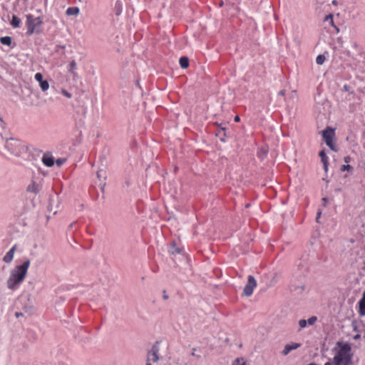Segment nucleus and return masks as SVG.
<instances>
[{
    "instance_id": "1",
    "label": "nucleus",
    "mask_w": 365,
    "mask_h": 365,
    "mask_svg": "<svg viewBox=\"0 0 365 365\" xmlns=\"http://www.w3.org/2000/svg\"><path fill=\"white\" fill-rule=\"evenodd\" d=\"M30 260L26 259L22 264L16 266L10 273L7 280V287L11 290L16 289L24 282L30 266Z\"/></svg>"
},
{
    "instance_id": "11",
    "label": "nucleus",
    "mask_w": 365,
    "mask_h": 365,
    "mask_svg": "<svg viewBox=\"0 0 365 365\" xmlns=\"http://www.w3.org/2000/svg\"><path fill=\"white\" fill-rule=\"evenodd\" d=\"M359 313L361 316H365V292L363 293L362 298L359 302Z\"/></svg>"
},
{
    "instance_id": "27",
    "label": "nucleus",
    "mask_w": 365,
    "mask_h": 365,
    "mask_svg": "<svg viewBox=\"0 0 365 365\" xmlns=\"http://www.w3.org/2000/svg\"><path fill=\"white\" fill-rule=\"evenodd\" d=\"M63 93L64 96H66L68 98H71V95L68 92L66 91H63Z\"/></svg>"
},
{
    "instance_id": "32",
    "label": "nucleus",
    "mask_w": 365,
    "mask_h": 365,
    "mask_svg": "<svg viewBox=\"0 0 365 365\" xmlns=\"http://www.w3.org/2000/svg\"><path fill=\"white\" fill-rule=\"evenodd\" d=\"M324 365H333V359L331 360V361H328V362L325 363Z\"/></svg>"
},
{
    "instance_id": "22",
    "label": "nucleus",
    "mask_w": 365,
    "mask_h": 365,
    "mask_svg": "<svg viewBox=\"0 0 365 365\" xmlns=\"http://www.w3.org/2000/svg\"><path fill=\"white\" fill-rule=\"evenodd\" d=\"M232 365H245V361L243 358H237L233 361Z\"/></svg>"
},
{
    "instance_id": "4",
    "label": "nucleus",
    "mask_w": 365,
    "mask_h": 365,
    "mask_svg": "<svg viewBox=\"0 0 365 365\" xmlns=\"http://www.w3.org/2000/svg\"><path fill=\"white\" fill-rule=\"evenodd\" d=\"M43 24L41 17H34L31 14L26 15V27L28 35L41 32V26Z\"/></svg>"
},
{
    "instance_id": "14",
    "label": "nucleus",
    "mask_w": 365,
    "mask_h": 365,
    "mask_svg": "<svg viewBox=\"0 0 365 365\" xmlns=\"http://www.w3.org/2000/svg\"><path fill=\"white\" fill-rule=\"evenodd\" d=\"M79 12H80V10H79L78 7L71 6V7H68L66 9V14L68 16H76L79 14Z\"/></svg>"
},
{
    "instance_id": "7",
    "label": "nucleus",
    "mask_w": 365,
    "mask_h": 365,
    "mask_svg": "<svg viewBox=\"0 0 365 365\" xmlns=\"http://www.w3.org/2000/svg\"><path fill=\"white\" fill-rule=\"evenodd\" d=\"M247 279V284L244 288L243 294L249 297L252 294L254 289L257 287V282L252 275H249Z\"/></svg>"
},
{
    "instance_id": "18",
    "label": "nucleus",
    "mask_w": 365,
    "mask_h": 365,
    "mask_svg": "<svg viewBox=\"0 0 365 365\" xmlns=\"http://www.w3.org/2000/svg\"><path fill=\"white\" fill-rule=\"evenodd\" d=\"M11 38L10 36H4V37H1L0 38V42L3 44V45H6V46H11Z\"/></svg>"
},
{
    "instance_id": "34",
    "label": "nucleus",
    "mask_w": 365,
    "mask_h": 365,
    "mask_svg": "<svg viewBox=\"0 0 365 365\" xmlns=\"http://www.w3.org/2000/svg\"><path fill=\"white\" fill-rule=\"evenodd\" d=\"M21 314H21V313H18V312H17V313H16V317H19V315H21Z\"/></svg>"
},
{
    "instance_id": "29",
    "label": "nucleus",
    "mask_w": 365,
    "mask_h": 365,
    "mask_svg": "<svg viewBox=\"0 0 365 365\" xmlns=\"http://www.w3.org/2000/svg\"><path fill=\"white\" fill-rule=\"evenodd\" d=\"M285 93H286L285 90H282V91H280L279 92V95H280V96H284V95H285Z\"/></svg>"
},
{
    "instance_id": "31",
    "label": "nucleus",
    "mask_w": 365,
    "mask_h": 365,
    "mask_svg": "<svg viewBox=\"0 0 365 365\" xmlns=\"http://www.w3.org/2000/svg\"><path fill=\"white\" fill-rule=\"evenodd\" d=\"M163 299L165 300L168 299V296L166 294L165 291L163 292Z\"/></svg>"
},
{
    "instance_id": "36",
    "label": "nucleus",
    "mask_w": 365,
    "mask_h": 365,
    "mask_svg": "<svg viewBox=\"0 0 365 365\" xmlns=\"http://www.w3.org/2000/svg\"><path fill=\"white\" fill-rule=\"evenodd\" d=\"M97 174H98V177H100V176H101V174H100V173H99V172H98V173H97Z\"/></svg>"
},
{
    "instance_id": "24",
    "label": "nucleus",
    "mask_w": 365,
    "mask_h": 365,
    "mask_svg": "<svg viewBox=\"0 0 365 365\" xmlns=\"http://www.w3.org/2000/svg\"><path fill=\"white\" fill-rule=\"evenodd\" d=\"M317 319V318L316 317H312L308 319L307 323L309 325H313L316 322Z\"/></svg>"
},
{
    "instance_id": "26",
    "label": "nucleus",
    "mask_w": 365,
    "mask_h": 365,
    "mask_svg": "<svg viewBox=\"0 0 365 365\" xmlns=\"http://www.w3.org/2000/svg\"><path fill=\"white\" fill-rule=\"evenodd\" d=\"M351 170H352V167L349 165H342V167L341 168V171Z\"/></svg>"
},
{
    "instance_id": "15",
    "label": "nucleus",
    "mask_w": 365,
    "mask_h": 365,
    "mask_svg": "<svg viewBox=\"0 0 365 365\" xmlns=\"http://www.w3.org/2000/svg\"><path fill=\"white\" fill-rule=\"evenodd\" d=\"M179 63L182 68H187L189 66V59L185 56L180 57Z\"/></svg>"
},
{
    "instance_id": "33",
    "label": "nucleus",
    "mask_w": 365,
    "mask_h": 365,
    "mask_svg": "<svg viewBox=\"0 0 365 365\" xmlns=\"http://www.w3.org/2000/svg\"><path fill=\"white\" fill-rule=\"evenodd\" d=\"M320 215H321V212H320V211H319V212H317V220H318V219L320 217Z\"/></svg>"
},
{
    "instance_id": "30",
    "label": "nucleus",
    "mask_w": 365,
    "mask_h": 365,
    "mask_svg": "<svg viewBox=\"0 0 365 365\" xmlns=\"http://www.w3.org/2000/svg\"><path fill=\"white\" fill-rule=\"evenodd\" d=\"M235 122H240V118L238 115H236L234 118Z\"/></svg>"
},
{
    "instance_id": "10",
    "label": "nucleus",
    "mask_w": 365,
    "mask_h": 365,
    "mask_svg": "<svg viewBox=\"0 0 365 365\" xmlns=\"http://www.w3.org/2000/svg\"><path fill=\"white\" fill-rule=\"evenodd\" d=\"M16 248V245H14L10 249V250L6 254V255L4 257L3 260L6 263H10L13 260Z\"/></svg>"
},
{
    "instance_id": "13",
    "label": "nucleus",
    "mask_w": 365,
    "mask_h": 365,
    "mask_svg": "<svg viewBox=\"0 0 365 365\" xmlns=\"http://www.w3.org/2000/svg\"><path fill=\"white\" fill-rule=\"evenodd\" d=\"M319 157L321 158V160L324 165V169L325 171H327L328 170V157L326 155V153L324 150H321L319 153Z\"/></svg>"
},
{
    "instance_id": "21",
    "label": "nucleus",
    "mask_w": 365,
    "mask_h": 365,
    "mask_svg": "<svg viewBox=\"0 0 365 365\" xmlns=\"http://www.w3.org/2000/svg\"><path fill=\"white\" fill-rule=\"evenodd\" d=\"M324 21H329L330 22V24L335 27L337 30V31H339V29L334 26V19H333V15L332 14H329L327 15L325 19H324Z\"/></svg>"
},
{
    "instance_id": "5",
    "label": "nucleus",
    "mask_w": 365,
    "mask_h": 365,
    "mask_svg": "<svg viewBox=\"0 0 365 365\" xmlns=\"http://www.w3.org/2000/svg\"><path fill=\"white\" fill-rule=\"evenodd\" d=\"M335 137V129L327 127L322 131V138L327 145L333 151H337L334 140Z\"/></svg>"
},
{
    "instance_id": "2",
    "label": "nucleus",
    "mask_w": 365,
    "mask_h": 365,
    "mask_svg": "<svg viewBox=\"0 0 365 365\" xmlns=\"http://www.w3.org/2000/svg\"><path fill=\"white\" fill-rule=\"evenodd\" d=\"M333 365H350L352 353L351 345L347 342L339 341L334 349Z\"/></svg>"
},
{
    "instance_id": "23",
    "label": "nucleus",
    "mask_w": 365,
    "mask_h": 365,
    "mask_svg": "<svg viewBox=\"0 0 365 365\" xmlns=\"http://www.w3.org/2000/svg\"><path fill=\"white\" fill-rule=\"evenodd\" d=\"M76 63L75 61H72L71 63H70V71H73L74 70L76 69Z\"/></svg>"
},
{
    "instance_id": "20",
    "label": "nucleus",
    "mask_w": 365,
    "mask_h": 365,
    "mask_svg": "<svg viewBox=\"0 0 365 365\" xmlns=\"http://www.w3.org/2000/svg\"><path fill=\"white\" fill-rule=\"evenodd\" d=\"M27 190L29 192H34V193H37L38 192L37 187H36V184L34 182H32L31 185H29L28 186Z\"/></svg>"
},
{
    "instance_id": "17",
    "label": "nucleus",
    "mask_w": 365,
    "mask_h": 365,
    "mask_svg": "<svg viewBox=\"0 0 365 365\" xmlns=\"http://www.w3.org/2000/svg\"><path fill=\"white\" fill-rule=\"evenodd\" d=\"M11 24L14 28H19L21 24V19L18 16L14 15L12 16Z\"/></svg>"
},
{
    "instance_id": "28",
    "label": "nucleus",
    "mask_w": 365,
    "mask_h": 365,
    "mask_svg": "<svg viewBox=\"0 0 365 365\" xmlns=\"http://www.w3.org/2000/svg\"><path fill=\"white\" fill-rule=\"evenodd\" d=\"M351 158L349 156H346L344 159V162L348 163L350 162Z\"/></svg>"
},
{
    "instance_id": "9",
    "label": "nucleus",
    "mask_w": 365,
    "mask_h": 365,
    "mask_svg": "<svg viewBox=\"0 0 365 365\" xmlns=\"http://www.w3.org/2000/svg\"><path fill=\"white\" fill-rule=\"evenodd\" d=\"M301 346V344L299 343H292L290 344H286L283 351H282V354L283 356H287L289 353L293 350H295Z\"/></svg>"
},
{
    "instance_id": "25",
    "label": "nucleus",
    "mask_w": 365,
    "mask_h": 365,
    "mask_svg": "<svg viewBox=\"0 0 365 365\" xmlns=\"http://www.w3.org/2000/svg\"><path fill=\"white\" fill-rule=\"evenodd\" d=\"M307 324V321H306L305 319H301L299 322V325L300 328L306 327Z\"/></svg>"
},
{
    "instance_id": "12",
    "label": "nucleus",
    "mask_w": 365,
    "mask_h": 365,
    "mask_svg": "<svg viewBox=\"0 0 365 365\" xmlns=\"http://www.w3.org/2000/svg\"><path fill=\"white\" fill-rule=\"evenodd\" d=\"M43 163L47 167H51L54 164V159L51 155H44L42 158Z\"/></svg>"
},
{
    "instance_id": "19",
    "label": "nucleus",
    "mask_w": 365,
    "mask_h": 365,
    "mask_svg": "<svg viewBox=\"0 0 365 365\" xmlns=\"http://www.w3.org/2000/svg\"><path fill=\"white\" fill-rule=\"evenodd\" d=\"M325 60H326L325 56L322 54H320L317 56L316 63L318 65H322L324 63Z\"/></svg>"
},
{
    "instance_id": "8",
    "label": "nucleus",
    "mask_w": 365,
    "mask_h": 365,
    "mask_svg": "<svg viewBox=\"0 0 365 365\" xmlns=\"http://www.w3.org/2000/svg\"><path fill=\"white\" fill-rule=\"evenodd\" d=\"M34 78L39 83L41 89L43 91H46L49 88V83L47 81L43 79V76L41 73H36L34 76Z\"/></svg>"
},
{
    "instance_id": "6",
    "label": "nucleus",
    "mask_w": 365,
    "mask_h": 365,
    "mask_svg": "<svg viewBox=\"0 0 365 365\" xmlns=\"http://www.w3.org/2000/svg\"><path fill=\"white\" fill-rule=\"evenodd\" d=\"M158 343H155L151 350L148 354V359H147V363L146 365H152L153 363H158V361H160L158 357Z\"/></svg>"
},
{
    "instance_id": "35",
    "label": "nucleus",
    "mask_w": 365,
    "mask_h": 365,
    "mask_svg": "<svg viewBox=\"0 0 365 365\" xmlns=\"http://www.w3.org/2000/svg\"><path fill=\"white\" fill-rule=\"evenodd\" d=\"M57 164L58 165H61V162L60 160H57Z\"/></svg>"
},
{
    "instance_id": "3",
    "label": "nucleus",
    "mask_w": 365,
    "mask_h": 365,
    "mask_svg": "<svg viewBox=\"0 0 365 365\" xmlns=\"http://www.w3.org/2000/svg\"><path fill=\"white\" fill-rule=\"evenodd\" d=\"M6 148L16 156H20L26 152L25 144L19 140L11 138L6 143Z\"/></svg>"
},
{
    "instance_id": "16",
    "label": "nucleus",
    "mask_w": 365,
    "mask_h": 365,
    "mask_svg": "<svg viewBox=\"0 0 365 365\" xmlns=\"http://www.w3.org/2000/svg\"><path fill=\"white\" fill-rule=\"evenodd\" d=\"M181 250L177 247L175 242H172L169 249V252L172 255L180 253Z\"/></svg>"
}]
</instances>
